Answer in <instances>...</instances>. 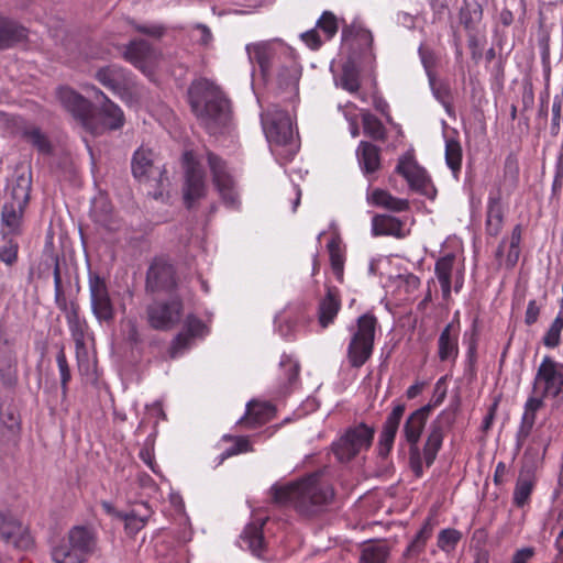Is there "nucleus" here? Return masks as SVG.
<instances>
[{
    "instance_id": "obj_33",
    "label": "nucleus",
    "mask_w": 563,
    "mask_h": 563,
    "mask_svg": "<svg viewBox=\"0 0 563 563\" xmlns=\"http://www.w3.org/2000/svg\"><path fill=\"white\" fill-rule=\"evenodd\" d=\"M27 37V30L18 23L0 19V48L9 47Z\"/></svg>"
},
{
    "instance_id": "obj_45",
    "label": "nucleus",
    "mask_w": 563,
    "mask_h": 563,
    "mask_svg": "<svg viewBox=\"0 0 563 563\" xmlns=\"http://www.w3.org/2000/svg\"><path fill=\"white\" fill-rule=\"evenodd\" d=\"M388 553V547L384 543L368 544L362 551L360 563H385Z\"/></svg>"
},
{
    "instance_id": "obj_60",
    "label": "nucleus",
    "mask_w": 563,
    "mask_h": 563,
    "mask_svg": "<svg viewBox=\"0 0 563 563\" xmlns=\"http://www.w3.org/2000/svg\"><path fill=\"white\" fill-rule=\"evenodd\" d=\"M540 314V307L537 305L536 300H530L527 306L526 314H525V322L528 325L533 324L537 322Z\"/></svg>"
},
{
    "instance_id": "obj_12",
    "label": "nucleus",
    "mask_w": 563,
    "mask_h": 563,
    "mask_svg": "<svg viewBox=\"0 0 563 563\" xmlns=\"http://www.w3.org/2000/svg\"><path fill=\"white\" fill-rule=\"evenodd\" d=\"M186 175L183 187L184 201L187 208H191L194 203L205 197L207 191L205 173L200 166L192 161L191 153H185Z\"/></svg>"
},
{
    "instance_id": "obj_64",
    "label": "nucleus",
    "mask_w": 563,
    "mask_h": 563,
    "mask_svg": "<svg viewBox=\"0 0 563 563\" xmlns=\"http://www.w3.org/2000/svg\"><path fill=\"white\" fill-rule=\"evenodd\" d=\"M197 30L200 32L199 43L208 45L212 41L211 31L202 24L197 25Z\"/></svg>"
},
{
    "instance_id": "obj_48",
    "label": "nucleus",
    "mask_w": 563,
    "mask_h": 563,
    "mask_svg": "<svg viewBox=\"0 0 563 563\" xmlns=\"http://www.w3.org/2000/svg\"><path fill=\"white\" fill-rule=\"evenodd\" d=\"M563 330V317L561 313L551 323L549 330L543 336V344L547 347H556L561 342V332Z\"/></svg>"
},
{
    "instance_id": "obj_25",
    "label": "nucleus",
    "mask_w": 563,
    "mask_h": 563,
    "mask_svg": "<svg viewBox=\"0 0 563 563\" xmlns=\"http://www.w3.org/2000/svg\"><path fill=\"white\" fill-rule=\"evenodd\" d=\"M66 320L71 334V338L75 342L76 353L79 356L81 353L86 352V333H87V322L79 317L78 306L71 303L69 309L66 310Z\"/></svg>"
},
{
    "instance_id": "obj_35",
    "label": "nucleus",
    "mask_w": 563,
    "mask_h": 563,
    "mask_svg": "<svg viewBox=\"0 0 563 563\" xmlns=\"http://www.w3.org/2000/svg\"><path fill=\"white\" fill-rule=\"evenodd\" d=\"M454 261L455 256L453 254H446L435 263V275L441 285L442 296L444 299H449L451 296V275Z\"/></svg>"
},
{
    "instance_id": "obj_28",
    "label": "nucleus",
    "mask_w": 563,
    "mask_h": 563,
    "mask_svg": "<svg viewBox=\"0 0 563 563\" xmlns=\"http://www.w3.org/2000/svg\"><path fill=\"white\" fill-rule=\"evenodd\" d=\"M356 157L358 165L365 175L373 174L380 167L379 147L369 142H360L356 148Z\"/></svg>"
},
{
    "instance_id": "obj_22",
    "label": "nucleus",
    "mask_w": 563,
    "mask_h": 563,
    "mask_svg": "<svg viewBox=\"0 0 563 563\" xmlns=\"http://www.w3.org/2000/svg\"><path fill=\"white\" fill-rule=\"evenodd\" d=\"M0 537L7 543L15 548H24L30 544V537L22 525L9 512L0 509Z\"/></svg>"
},
{
    "instance_id": "obj_39",
    "label": "nucleus",
    "mask_w": 563,
    "mask_h": 563,
    "mask_svg": "<svg viewBox=\"0 0 563 563\" xmlns=\"http://www.w3.org/2000/svg\"><path fill=\"white\" fill-rule=\"evenodd\" d=\"M534 487V478L530 472H521L514 490V504L523 507L529 503L530 495Z\"/></svg>"
},
{
    "instance_id": "obj_10",
    "label": "nucleus",
    "mask_w": 563,
    "mask_h": 563,
    "mask_svg": "<svg viewBox=\"0 0 563 563\" xmlns=\"http://www.w3.org/2000/svg\"><path fill=\"white\" fill-rule=\"evenodd\" d=\"M208 164L213 177V184L217 187L223 203L235 209L239 207V195L235 190V183L228 170L225 163L216 154L209 152L207 155Z\"/></svg>"
},
{
    "instance_id": "obj_27",
    "label": "nucleus",
    "mask_w": 563,
    "mask_h": 563,
    "mask_svg": "<svg viewBox=\"0 0 563 563\" xmlns=\"http://www.w3.org/2000/svg\"><path fill=\"white\" fill-rule=\"evenodd\" d=\"M503 222L501 195L499 191L490 192L487 201L486 232L492 236L498 235L501 231Z\"/></svg>"
},
{
    "instance_id": "obj_32",
    "label": "nucleus",
    "mask_w": 563,
    "mask_h": 563,
    "mask_svg": "<svg viewBox=\"0 0 563 563\" xmlns=\"http://www.w3.org/2000/svg\"><path fill=\"white\" fill-rule=\"evenodd\" d=\"M372 232L374 235H391L397 239L405 238L402 222L391 216L377 214L372 219Z\"/></svg>"
},
{
    "instance_id": "obj_16",
    "label": "nucleus",
    "mask_w": 563,
    "mask_h": 563,
    "mask_svg": "<svg viewBox=\"0 0 563 563\" xmlns=\"http://www.w3.org/2000/svg\"><path fill=\"white\" fill-rule=\"evenodd\" d=\"M396 170L408 181L412 189L422 194L428 192L430 179L426 170L417 164L412 154L407 153L401 156Z\"/></svg>"
},
{
    "instance_id": "obj_40",
    "label": "nucleus",
    "mask_w": 563,
    "mask_h": 563,
    "mask_svg": "<svg viewBox=\"0 0 563 563\" xmlns=\"http://www.w3.org/2000/svg\"><path fill=\"white\" fill-rule=\"evenodd\" d=\"M340 310V301L335 294L329 289L327 296L321 300L319 306V322L322 328H327L333 322Z\"/></svg>"
},
{
    "instance_id": "obj_46",
    "label": "nucleus",
    "mask_w": 563,
    "mask_h": 563,
    "mask_svg": "<svg viewBox=\"0 0 563 563\" xmlns=\"http://www.w3.org/2000/svg\"><path fill=\"white\" fill-rule=\"evenodd\" d=\"M316 29L324 35V41L331 40L339 30V19L331 11H324L316 23Z\"/></svg>"
},
{
    "instance_id": "obj_53",
    "label": "nucleus",
    "mask_w": 563,
    "mask_h": 563,
    "mask_svg": "<svg viewBox=\"0 0 563 563\" xmlns=\"http://www.w3.org/2000/svg\"><path fill=\"white\" fill-rule=\"evenodd\" d=\"M57 366L60 374V387L63 395L67 393V385L70 380V369L68 366V362L64 352V349H60L56 356Z\"/></svg>"
},
{
    "instance_id": "obj_43",
    "label": "nucleus",
    "mask_w": 563,
    "mask_h": 563,
    "mask_svg": "<svg viewBox=\"0 0 563 563\" xmlns=\"http://www.w3.org/2000/svg\"><path fill=\"white\" fill-rule=\"evenodd\" d=\"M433 531V523L431 522V519L426 520L419 532L417 533L416 538L410 542L408 545L405 555L406 556H417L419 555L426 547L427 541L431 537Z\"/></svg>"
},
{
    "instance_id": "obj_11",
    "label": "nucleus",
    "mask_w": 563,
    "mask_h": 563,
    "mask_svg": "<svg viewBox=\"0 0 563 563\" xmlns=\"http://www.w3.org/2000/svg\"><path fill=\"white\" fill-rule=\"evenodd\" d=\"M89 291L91 310L98 321H112L114 319L115 310L106 282L98 275L90 276Z\"/></svg>"
},
{
    "instance_id": "obj_18",
    "label": "nucleus",
    "mask_w": 563,
    "mask_h": 563,
    "mask_svg": "<svg viewBox=\"0 0 563 563\" xmlns=\"http://www.w3.org/2000/svg\"><path fill=\"white\" fill-rule=\"evenodd\" d=\"M405 410V404H398L393 408L391 412L387 416L382 432L379 434V440L377 444L379 456L386 457L391 451Z\"/></svg>"
},
{
    "instance_id": "obj_8",
    "label": "nucleus",
    "mask_w": 563,
    "mask_h": 563,
    "mask_svg": "<svg viewBox=\"0 0 563 563\" xmlns=\"http://www.w3.org/2000/svg\"><path fill=\"white\" fill-rule=\"evenodd\" d=\"M377 320L365 313L357 319V328L347 347V357L353 367H361L372 355Z\"/></svg>"
},
{
    "instance_id": "obj_62",
    "label": "nucleus",
    "mask_w": 563,
    "mask_h": 563,
    "mask_svg": "<svg viewBox=\"0 0 563 563\" xmlns=\"http://www.w3.org/2000/svg\"><path fill=\"white\" fill-rule=\"evenodd\" d=\"M534 555L533 548H522L515 552L511 563H529Z\"/></svg>"
},
{
    "instance_id": "obj_54",
    "label": "nucleus",
    "mask_w": 563,
    "mask_h": 563,
    "mask_svg": "<svg viewBox=\"0 0 563 563\" xmlns=\"http://www.w3.org/2000/svg\"><path fill=\"white\" fill-rule=\"evenodd\" d=\"M341 86L350 92L357 91L360 88L357 73L350 67H344L341 76Z\"/></svg>"
},
{
    "instance_id": "obj_58",
    "label": "nucleus",
    "mask_w": 563,
    "mask_h": 563,
    "mask_svg": "<svg viewBox=\"0 0 563 563\" xmlns=\"http://www.w3.org/2000/svg\"><path fill=\"white\" fill-rule=\"evenodd\" d=\"M302 41L306 43L308 47L311 49H318L323 43V40L320 37L318 30L314 27L301 34Z\"/></svg>"
},
{
    "instance_id": "obj_50",
    "label": "nucleus",
    "mask_w": 563,
    "mask_h": 563,
    "mask_svg": "<svg viewBox=\"0 0 563 563\" xmlns=\"http://www.w3.org/2000/svg\"><path fill=\"white\" fill-rule=\"evenodd\" d=\"M461 539V533L454 529H444L439 533L438 547L445 551H452Z\"/></svg>"
},
{
    "instance_id": "obj_17",
    "label": "nucleus",
    "mask_w": 563,
    "mask_h": 563,
    "mask_svg": "<svg viewBox=\"0 0 563 563\" xmlns=\"http://www.w3.org/2000/svg\"><path fill=\"white\" fill-rule=\"evenodd\" d=\"M176 286L175 271L173 265L155 260L150 266L146 275V288L151 291L172 290Z\"/></svg>"
},
{
    "instance_id": "obj_15",
    "label": "nucleus",
    "mask_w": 563,
    "mask_h": 563,
    "mask_svg": "<svg viewBox=\"0 0 563 563\" xmlns=\"http://www.w3.org/2000/svg\"><path fill=\"white\" fill-rule=\"evenodd\" d=\"M97 80L122 98H125L128 90H130L134 81L130 74L120 66L109 65L100 68L96 74Z\"/></svg>"
},
{
    "instance_id": "obj_13",
    "label": "nucleus",
    "mask_w": 563,
    "mask_h": 563,
    "mask_svg": "<svg viewBox=\"0 0 563 563\" xmlns=\"http://www.w3.org/2000/svg\"><path fill=\"white\" fill-rule=\"evenodd\" d=\"M183 305L179 300L169 302H154L147 307V319L156 330H169L180 320Z\"/></svg>"
},
{
    "instance_id": "obj_63",
    "label": "nucleus",
    "mask_w": 563,
    "mask_h": 563,
    "mask_svg": "<svg viewBox=\"0 0 563 563\" xmlns=\"http://www.w3.org/2000/svg\"><path fill=\"white\" fill-rule=\"evenodd\" d=\"M136 30L141 33H144V34H147V35H151L154 37H159L163 34V29L157 25H152V26L137 25Z\"/></svg>"
},
{
    "instance_id": "obj_9",
    "label": "nucleus",
    "mask_w": 563,
    "mask_h": 563,
    "mask_svg": "<svg viewBox=\"0 0 563 563\" xmlns=\"http://www.w3.org/2000/svg\"><path fill=\"white\" fill-rule=\"evenodd\" d=\"M562 393L563 364L544 356L537 369L530 397H540L543 402L545 398H555Z\"/></svg>"
},
{
    "instance_id": "obj_31",
    "label": "nucleus",
    "mask_w": 563,
    "mask_h": 563,
    "mask_svg": "<svg viewBox=\"0 0 563 563\" xmlns=\"http://www.w3.org/2000/svg\"><path fill=\"white\" fill-rule=\"evenodd\" d=\"M91 91L97 98L100 97L104 100L100 109V114L102 115L104 126L111 130L121 128L124 123L122 110L117 104L111 102L101 90L97 89L96 87H91Z\"/></svg>"
},
{
    "instance_id": "obj_49",
    "label": "nucleus",
    "mask_w": 563,
    "mask_h": 563,
    "mask_svg": "<svg viewBox=\"0 0 563 563\" xmlns=\"http://www.w3.org/2000/svg\"><path fill=\"white\" fill-rule=\"evenodd\" d=\"M25 139L42 154L51 152V143L40 129L33 128L24 133Z\"/></svg>"
},
{
    "instance_id": "obj_7",
    "label": "nucleus",
    "mask_w": 563,
    "mask_h": 563,
    "mask_svg": "<svg viewBox=\"0 0 563 563\" xmlns=\"http://www.w3.org/2000/svg\"><path fill=\"white\" fill-rule=\"evenodd\" d=\"M375 429L365 423L349 428L332 443V451L340 462H349L372 445Z\"/></svg>"
},
{
    "instance_id": "obj_14",
    "label": "nucleus",
    "mask_w": 563,
    "mask_h": 563,
    "mask_svg": "<svg viewBox=\"0 0 563 563\" xmlns=\"http://www.w3.org/2000/svg\"><path fill=\"white\" fill-rule=\"evenodd\" d=\"M341 36L342 42L349 44L351 48H360L365 64H372L375 59V55L373 53L374 38L369 30L357 22H353L342 27Z\"/></svg>"
},
{
    "instance_id": "obj_41",
    "label": "nucleus",
    "mask_w": 563,
    "mask_h": 563,
    "mask_svg": "<svg viewBox=\"0 0 563 563\" xmlns=\"http://www.w3.org/2000/svg\"><path fill=\"white\" fill-rule=\"evenodd\" d=\"M265 525V520H258L256 522L249 523L243 533L242 539L247 543L249 549L253 554L260 555V552L263 548V526Z\"/></svg>"
},
{
    "instance_id": "obj_51",
    "label": "nucleus",
    "mask_w": 563,
    "mask_h": 563,
    "mask_svg": "<svg viewBox=\"0 0 563 563\" xmlns=\"http://www.w3.org/2000/svg\"><path fill=\"white\" fill-rule=\"evenodd\" d=\"M0 374L4 385L11 386L15 383V360L11 355L0 358Z\"/></svg>"
},
{
    "instance_id": "obj_24",
    "label": "nucleus",
    "mask_w": 563,
    "mask_h": 563,
    "mask_svg": "<svg viewBox=\"0 0 563 563\" xmlns=\"http://www.w3.org/2000/svg\"><path fill=\"white\" fill-rule=\"evenodd\" d=\"M275 407L269 402L250 401L245 415L239 423L247 428H256L275 417Z\"/></svg>"
},
{
    "instance_id": "obj_57",
    "label": "nucleus",
    "mask_w": 563,
    "mask_h": 563,
    "mask_svg": "<svg viewBox=\"0 0 563 563\" xmlns=\"http://www.w3.org/2000/svg\"><path fill=\"white\" fill-rule=\"evenodd\" d=\"M433 96L437 100H439L446 109L450 107V89L446 85L440 84L437 85L435 80L433 79L432 82H430Z\"/></svg>"
},
{
    "instance_id": "obj_59",
    "label": "nucleus",
    "mask_w": 563,
    "mask_h": 563,
    "mask_svg": "<svg viewBox=\"0 0 563 563\" xmlns=\"http://www.w3.org/2000/svg\"><path fill=\"white\" fill-rule=\"evenodd\" d=\"M445 395H446V389L443 386V378H440L435 384L433 398L431 399V401L429 404L426 405V406H430V412L435 407H438L442 404V401L445 398Z\"/></svg>"
},
{
    "instance_id": "obj_26",
    "label": "nucleus",
    "mask_w": 563,
    "mask_h": 563,
    "mask_svg": "<svg viewBox=\"0 0 563 563\" xmlns=\"http://www.w3.org/2000/svg\"><path fill=\"white\" fill-rule=\"evenodd\" d=\"M459 330L449 323L438 340V355L440 361H454L459 355Z\"/></svg>"
},
{
    "instance_id": "obj_3",
    "label": "nucleus",
    "mask_w": 563,
    "mask_h": 563,
    "mask_svg": "<svg viewBox=\"0 0 563 563\" xmlns=\"http://www.w3.org/2000/svg\"><path fill=\"white\" fill-rule=\"evenodd\" d=\"M188 100L199 124L209 134L222 132L230 123V100L214 82L206 78L192 81L188 89Z\"/></svg>"
},
{
    "instance_id": "obj_52",
    "label": "nucleus",
    "mask_w": 563,
    "mask_h": 563,
    "mask_svg": "<svg viewBox=\"0 0 563 563\" xmlns=\"http://www.w3.org/2000/svg\"><path fill=\"white\" fill-rule=\"evenodd\" d=\"M563 121V95H556L552 104L551 133L558 135Z\"/></svg>"
},
{
    "instance_id": "obj_30",
    "label": "nucleus",
    "mask_w": 563,
    "mask_h": 563,
    "mask_svg": "<svg viewBox=\"0 0 563 563\" xmlns=\"http://www.w3.org/2000/svg\"><path fill=\"white\" fill-rule=\"evenodd\" d=\"M155 154L151 148L141 146L132 158L133 176L140 180L147 179L154 172Z\"/></svg>"
},
{
    "instance_id": "obj_36",
    "label": "nucleus",
    "mask_w": 563,
    "mask_h": 563,
    "mask_svg": "<svg viewBox=\"0 0 563 563\" xmlns=\"http://www.w3.org/2000/svg\"><path fill=\"white\" fill-rule=\"evenodd\" d=\"M151 509L146 505H142L140 508L133 509L128 514L120 515V518L124 521L126 533L134 536L142 530L151 517Z\"/></svg>"
},
{
    "instance_id": "obj_38",
    "label": "nucleus",
    "mask_w": 563,
    "mask_h": 563,
    "mask_svg": "<svg viewBox=\"0 0 563 563\" xmlns=\"http://www.w3.org/2000/svg\"><path fill=\"white\" fill-rule=\"evenodd\" d=\"M371 201L375 206L394 212H401L409 208V203L406 199L394 197L383 189H375L371 195Z\"/></svg>"
},
{
    "instance_id": "obj_56",
    "label": "nucleus",
    "mask_w": 563,
    "mask_h": 563,
    "mask_svg": "<svg viewBox=\"0 0 563 563\" xmlns=\"http://www.w3.org/2000/svg\"><path fill=\"white\" fill-rule=\"evenodd\" d=\"M18 243L10 240L0 247V260L7 265H12L18 258Z\"/></svg>"
},
{
    "instance_id": "obj_20",
    "label": "nucleus",
    "mask_w": 563,
    "mask_h": 563,
    "mask_svg": "<svg viewBox=\"0 0 563 563\" xmlns=\"http://www.w3.org/2000/svg\"><path fill=\"white\" fill-rule=\"evenodd\" d=\"M91 217L98 225L108 232H117L123 225L122 220L113 212L111 202L103 196L93 199Z\"/></svg>"
},
{
    "instance_id": "obj_2",
    "label": "nucleus",
    "mask_w": 563,
    "mask_h": 563,
    "mask_svg": "<svg viewBox=\"0 0 563 563\" xmlns=\"http://www.w3.org/2000/svg\"><path fill=\"white\" fill-rule=\"evenodd\" d=\"M246 53L251 63H257L264 78L274 74L282 89L297 91L299 69L289 46L282 40L261 41L247 44Z\"/></svg>"
},
{
    "instance_id": "obj_6",
    "label": "nucleus",
    "mask_w": 563,
    "mask_h": 563,
    "mask_svg": "<svg viewBox=\"0 0 563 563\" xmlns=\"http://www.w3.org/2000/svg\"><path fill=\"white\" fill-rule=\"evenodd\" d=\"M97 547V537L92 529L84 526L73 527L67 539L52 551L55 563H85Z\"/></svg>"
},
{
    "instance_id": "obj_29",
    "label": "nucleus",
    "mask_w": 563,
    "mask_h": 563,
    "mask_svg": "<svg viewBox=\"0 0 563 563\" xmlns=\"http://www.w3.org/2000/svg\"><path fill=\"white\" fill-rule=\"evenodd\" d=\"M544 402L540 400V397H529L525 404V411L521 418V423L517 431V445L523 444L525 440L531 433V430L536 422V413L543 407Z\"/></svg>"
},
{
    "instance_id": "obj_37",
    "label": "nucleus",
    "mask_w": 563,
    "mask_h": 563,
    "mask_svg": "<svg viewBox=\"0 0 563 563\" xmlns=\"http://www.w3.org/2000/svg\"><path fill=\"white\" fill-rule=\"evenodd\" d=\"M25 208L20 205L4 202L1 210V223L8 229L9 233H19Z\"/></svg>"
},
{
    "instance_id": "obj_34",
    "label": "nucleus",
    "mask_w": 563,
    "mask_h": 563,
    "mask_svg": "<svg viewBox=\"0 0 563 563\" xmlns=\"http://www.w3.org/2000/svg\"><path fill=\"white\" fill-rule=\"evenodd\" d=\"M205 330L206 325L200 319L189 316L186 320V332L179 333L175 339L173 356H176L180 350L185 349L191 338L202 336L205 334Z\"/></svg>"
},
{
    "instance_id": "obj_47",
    "label": "nucleus",
    "mask_w": 563,
    "mask_h": 563,
    "mask_svg": "<svg viewBox=\"0 0 563 563\" xmlns=\"http://www.w3.org/2000/svg\"><path fill=\"white\" fill-rule=\"evenodd\" d=\"M328 249L330 253V263L338 280L343 279V269H344V255L339 246V243L333 239L328 243Z\"/></svg>"
},
{
    "instance_id": "obj_42",
    "label": "nucleus",
    "mask_w": 563,
    "mask_h": 563,
    "mask_svg": "<svg viewBox=\"0 0 563 563\" xmlns=\"http://www.w3.org/2000/svg\"><path fill=\"white\" fill-rule=\"evenodd\" d=\"M363 132L375 141H385L387 131L382 121L368 111L362 112Z\"/></svg>"
},
{
    "instance_id": "obj_21",
    "label": "nucleus",
    "mask_w": 563,
    "mask_h": 563,
    "mask_svg": "<svg viewBox=\"0 0 563 563\" xmlns=\"http://www.w3.org/2000/svg\"><path fill=\"white\" fill-rule=\"evenodd\" d=\"M57 97L60 103L75 117L82 120L85 126L91 130L92 133H98V130L91 126L90 120L87 114L89 112V102L86 98L78 95L70 88H59Z\"/></svg>"
},
{
    "instance_id": "obj_23",
    "label": "nucleus",
    "mask_w": 563,
    "mask_h": 563,
    "mask_svg": "<svg viewBox=\"0 0 563 563\" xmlns=\"http://www.w3.org/2000/svg\"><path fill=\"white\" fill-rule=\"evenodd\" d=\"M124 57L135 67L145 71L146 68L156 59V53L147 41L135 40L126 46Z\"/></svg>"
},
{
    "instance_id": "obj_19",
    "label": "nucleus",
    "mask_w": 563,
    "mask_h": 563,
    "mask_svg": "<svg viewBox=\"0 0 563 563\" xmlns=\"http://www.w3.org/2000/svg\"><path fill=\"white\" fill-rule=\"evenodd\" d=\"M32 175L27 168L16 169L7 187L5 201L26 207L30 200Z\"/></svg>"
},
{
    "instance_id": "obj_61",
    "label": "nucleus",
    "mask_w": 563,
    "mask_h": 563,
    "mask_svg": "<svg viewBox=\"0 0 563 563\" xmlns=\"http://www.w3.org/2000/svg\"><path fill=\"white\" fill-rule=\"evenodd\" d=\"M280 364L286 367L288 384L292 385L298 378L299 365L290 360H283Z\"/></svg>"
},
{
    "instance_id": "obj_5",
    "label": "nucleus",
    "mask_w": 563,
    "mask_h": 563,
    "mask_svg": "<svg viewBox=\"0 0 563 563\" xmlns=\"http://www.w3.org/2000/svg\"><path fill=\"white\" fill-rule=\"evenodd\" d=\"M261 121L265 136L273 146V152L287 161L291 159L299 145L295 139L290 115L278 106L273 104L262 112Z\"/></svg>"
},
{
    "instance_id": "obj_55",
    "label": "nucleus",
    "mask_w": 563,
    "mask_h": 563,
    "mask_svg": "<svg viewBox=\"0 0 563 563\" xmlns=\"http://www.w3.org/2000/svg\"><path fill=\"white\" fill-rule=\"evenodd\" d=\"M419 56L421 59V63L423 65V68L426 69L427 76L429 78V82H432L433 80V73L432 68L435 64V57L431 49L424 47L423 45H420L419 49Z\"/></svg>"
},
{
    "instance_id": "obj_1",
    "label": "nucleus",
    "mask_w": 563,
    "mask_h": 563,
    "mask_svg": "<svg viewBox=\"0 0 563 563\" xmlns=\"http://www.w3.org/2000/svg\"><path fill=\"white\" fill-rule=\"evenodd\" d=\"M430 416V406H422L411 412L402 427L401 439L409 445L410 467L417 477L423 474V463L430 467L444 440L445 432L455 420L453 409L442 410L434 420L431 421L426 442L422 450L419 448V441L426 423Z\"/></svg>"
},
{
    "instance_id": "obj_44",
    "label": "nucleus",
    "mask_w": 563,
    "mask_h": 563,
    "mask_svg": "<svg viewBox=\"0 0 563 563\" xmlns=\"http://www.w3.org/2000/svg\"><path fill=\"white\" fill-rule=\"evenodd\" d=\"M445 162L454 176H457L462 165V147L459 141L454 139L445 140Z\"/></svg>"
},
{
    "instance_id": "obj_4",
    "label": "nucleus",
    "mask_w": 563,
    "mask_h": 563,
    "mask_svg": "<svg viewBox=\"0 0 563 563\" xmlns=\"http://www.w3.org/2000/svg\"><path fill=\"white\" fill-rule=\"evenodd\" d=\"M271 493L274 503L291 504L298 512L305 516L319 512L333 498V489L322 479L321 473H312L290 485H274Z\"/></svg>"
}]
</instances>
